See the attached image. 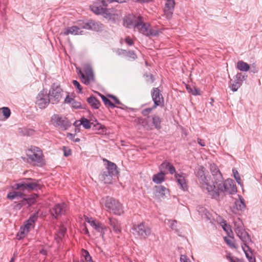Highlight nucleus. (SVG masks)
<instances>
[{"label": "nucleus", "instance_id": "f257e3e1", "mask_svg": "<svg viewBox=\"0 0 262 262\" xmlns=\"http://www.w3.org/2000/svg\"><path fill=\"white\" fill-rule=\"evenodd\" d=\"M194 174L201 187L205 189L211 197L216 198L218 196L217 193L212 189H214V185L210 184L211 177L208 171L203 166L198 165L195 168Z\"/></svg>", "mask_w": 262, "mask_h": 262}, {"label": "nucleus", "instance_id": "f03ea898", "mask_svg": "<svg viewBox=\"0 0 262 262\" xmlns=\"http://www.w3.org/2000/svg\"><path fill=\"white\" fill-rule=\"evenodd\" d=\"M234 231L237 236L242 240L244 246H242V249L244 251L246 257L249 262H256L255 258L253 255L252 249L249 247V244L252 243L250 236L248 232L244 229L243 226L237 225L234 223Z\"/></svg>", "mask_w": 262, "mask_h": 262}, {"label": "nucleus", "instance_id": "7ed1b4c3", "mask_svg": "<svg viewBox=\"0 0 262 262\" xmlns=\"http://www.w3.org/2000/svg\"><path fill=\"white\" fill-rule=\"evenodd\" d=\"M28 162L34 166L43 167L46 164V161L42 150L38 147L31 145L26 150Z\"/></svg>", "mask_w": 262, "mask_h": 262}, {"label": "nucleus", "instance_id": "20e7f679", "mask_svg": "<svg viewBox=\"0 0 262 262\" xmlns=\"http://www.w3.org/2000/svg\"><path fill=\"white\" fill-rule=\"evenodd\" d=\"M220 184L221 185V189H219L217 185L214 186V189H212L213 191L216 192L218 194V196L216 198L211 197L212 199H214L216 200H219L220 199V196H222L223 197L225 194V193L227 192L229 194H233L237 192V188L236 185L235 184V182L232 179H227L224 181L223 183L222 182H220Z\"/></svg>", "mask_w": 262, "mask_h": 262}, {"label": "nucleus", "instance_id": "39448f33", "mask_svg": "<svg viewBox=\"0 0 262 262\" xmlns=\"http://www.w3.org/2000/svg\"><path fill=\"white\" fill-rule=\"evenodd\" d=\"M13 188L15 190L30 191L41 189V185L39 184L38 180L25 178L23 181L16 183Z\"/></svg>", "mask_w": 262, "mask_h": 262}, {"label": "nucleus", "instance_id": "423d86ee", "mask_svg": "<svg viewBox=\"0 0 262 262\" xmlns=\"http://www.w3.org/2000/svg\"><path fill=\"white\" fill-rule=\"evenodd\" d=\"M147 118L143 119L140 117L137 118V122L141 124L142 126L148 130H151L153 129L152 126L158 130L161 128L162 119L157 115H154L151 116H146Z\"/></svg>", "mask_w": 262, "mask_h": 262}, {"label": "nucleus", "instance_id": "0eeeda50", "mask_svg": "<svg viewBox=\"0 0 262 262\" xmlns=\"http://www.w3.org/2000/svg\"><path fill=\"white\" fill-rule=\"evenodd\" d=\"M134 28L137 29L140 33L147 36H157L159 34V31L151 29L149 24L144 22V18L141 15L137 17Z\"/></svg>", "mask_w": 262, "mask_h": 262}, {"label": "nucleus", "instance_id": "6e6552de", "mask_svg": "<svg viewBox=\"0 0 262 262\" xmlns=\"http://www.w3.org/2000/svg\"><path fill=\"white\" fill-rule=\"evenodd\" d=\"M151 97L154 105L151 107L146 108L142 111L143 116H148L151 112L158 106H163L164 100L161 91L158 88H154L151 92Z\"/></svg>", "mask_w": 262, "mask_h": 262}, {"label": "nucleus", "instance_id": "1a4fd4ad", "mask_svg": "<svg viewBox=\"0 0 262 262\" xmlns=\"http://www.w3.org/2000/svg\"><path fill=\"white\" fill-rule=\"evenodd\" d=\"M77 74L81 82L85 85H89L95 81V76L92 68L89 66H85L82 70L77 68Z\"/></svg>", "mask_w": 262, "mask_h": 262}, {"label": "nucleus", "instance_id": "9d476101", "mask_svg": "<svg viewBox=\"0 0 262 262\" xmlns=\"http://www.w3.org/2000/svg\"><path fill=\"white\" fill-rule=\"evenodd\" d=\"M105 206L107 211L112 212L115 215H120L124 213L122 204L118 200L113 198H106Z\"/></svg>", "mask_w": 262, "mask_h": 262}, {"label": "nucleus", "instance_id": "9b49d317", "mask_svg": "<svg viewBox=\"0 0 262 262\" xmlns=\"http://www.w3.org/2000/svg\"><path fill=\"white\" fill-rule=\"evenodd\" d=\"M63 91L59 85L53 83L49 90L48 94L51 102L52 104H57L61 100L63 95Z\"/></svg>", "mask_w": 262, "mask_h": 262}, {"label": "nucleus", "instance_id": "f8f14e48", "mask_svg": "<svg viewBox=\"0 0 262 262\" xmlns=\"http://www.w3.org/2000/svg\"><path fill=\"white\" fill-rule=\"evenodd\" d=\"M51 122L55 126L59 127L64 130L71 126V123L66 117L60 116L58 114H55L51 117Z\"/></svg>", "mask_w": 262, "mask_h": 262}, {"label": "nucleus", "instance_id": "ddd939ff", "mask_svg": "<svg viewBox=\"0 0 262 262\" xmlns=\"http://www.w3.org/2000/svg\"><path fill=\"white\" fill-rule=\"evenodd\" d=\"M132 229L136 234L141 238H145L151 234V229L146 225L144 222L133 226Z\"/></svg>", "mask_w": 262, "mask_h": 262}, {"label": "nucleus", "instance_id": "4468645a", "mask_svg": "<svg viewBox=\"0 0 262 262\" xmlns=\"http://www.w3.org/2000/svg\"><path fill=\"white\" fill-rule=\"evenodd\" d=\"M51 102L47 90L41 91L36 97V104L39 108H45Z\"/></svg>", "mask_w": 262, "mask_h": 262}, {"label": "nucleus", "instance_id": "2eb2a0df", "mask_svg": "<svg viewBox=\"0 0 262 262\" xmlns=\"http://www.w3.org/2000/svg\"><path fill=\"white\" fill-rule=\"evenodd\" d=\"M85 220L98 232L100 233L102 238L104 237L105 231L107 230V227L103 223L94 220L92 217L85 216Z\"/></svg>", "mask_w": 262, "mask_h": 262}, {"label": "nucleus", "instance_id": "dca6fc26", "mask_svg": "<svg viewBox=\"0 0 262 262\" xmlns=\"http://www.w3.org/2000/svg\"><path fill=\"white\" fill-rule=\"evenodd\" d=\"M209 168L213 179V181H212V185H217L218 189H220L221 186L220 182H223V178L220 170L217 166L214 163L211 164ZM217 190H219V189Z\"/></svg>", "mask_w": 262, "mask_h": 262}, {"label": "nucleus", "instance_id": "f3484780", "mask_svg": "<svg viewBox=\"0 0 262 262\" xmlns=\"http://www.w3.org/2000/svg\"><path fill=\"white\" fill-rule=\"evenodd\" d=\"M103 17L108 20L116 21L120 20L122 17V13L120 10L112 8H106Z\"/></svg>", "mask_w": 262, "mask_h": 262}, {"label": "nucleus", "instance_id": "a211bd4d", "mask_svg": "<svg viewBox=\"0 0 262 262\" xmlns=\"http://www.w3.org/2000/svg\"><path fill=\"white\" fill-rule=\"evenodd\" d=\"M174 0H167L164 8V15L167 19L171 18L175 7Z\"/></svg>", "mask_w": 262, "mask_h": 262}, {"label": "nucleus", "instance_id": "6ab92c4d", "mask_svg": "<svg viewBox=\"0 0 262 262\" xmlns=\"http://www.w3.org/2000/svg\"><path fill=\"white\" fill-rule=\"evenodd\" d=\"M174 177L180 188L184 191H187L188 190V185L185 174L184 173L181 174L175 173Z\"/></svg>", "mask_w": 262, "mask_h": 262}, {"label": "nucleus", "instance_id": "aec40b11", "mask_svg": "<svg viewBox=\"0 0 262 262\" xmlns=\"http://www.w3.org/2000/svg\"><path fill=\"white\" fill-rule=\"evenodd\" d=\"M66 205L64 203L56 204L51 210V214L57 218L59 215H61L65 213Z\"/></svg>", "mask_w": 262, "mask_h": 262}, {"label": "nucleus", "instance_id": "412c9836", "mask_svg": "<svg viewBox=\"0 0 262 262\" xmlns=\"http://www.w3.org/2000/svg\"><path fill=\"white\" fill-rule=\"evenodd\" d=\"M103 161L107 163V165L106 166V171H105L116 176L118 173L116 164L106 159H103Z\"/></svg>", "mask_w": 262, "mask_h": 262}, {"label": "nucleus", "instance_id": "4be33fe9", "mask_svg": "<svg viewBox=\"0 0 262 262\" xmlns=\"http://www.w3.org/2000/svg\"><path fill=\"white\" fill-rule=\"evenodd\" d=\"M101 24L93 20H89L84 23L82 28L98 31L101 28Z\"/></svg>", "mask_w": 262, "mask_h": 262}, {"label": "nucleus", "instance_id": "5701e85b", "mask_svg": "<svg viewBox=\"0 0 262 262\" xmlns=\"http://www.w3.org/2000/svg\"><path fill=\"white\" fill-rule=\"evenodd\" d=\"M160 170L164 171L167 169L171 174L176 173V168L170 162L165 161L159 167Z\"/></svg>", "mask_w": 262, "mask_h": 262}, {"label": "nucleus", "instance_id": "b1692460", "mask_svg": "<svg viewBox=\"0 0 262 262\" xmlns=\"http://www.w3.org/2000/svg\"><path fill=\"white\" fill-rule=\"evenodd\" d=\"M137 17L133 14H128L123 19V24L127 28L134 27V24L136 22Z\"/></svg>", "mask_w": 262, "mask_h": 262}, {"label": "nucleus", "instance_id": "393cba45", "mask_svg": "<svg viewBox=\"0 0 262 262\" xmlns=\"http://www.w3.org/2000/svg\"><path fill=\"white\" fill-rule=\"evenodd\" d=\"M37 219V215L36 214H33L28 219V220L24 223L23 226L28 231H30L31 229H33L34 227V223Z\"/></svg>", "mask_w": 262, "mask_h": 262}, {"label": "nucleus", "instance_id": "a878e982", "mask_svg": "<svg viewBox=\"0 0 262 262\" xmlns=\"http://www.w3.org/2000/svg\"><path fill=\"white\" fill-rule=\"evenodd\" d=\"M166 173L164 171H160L152 176V181L156 184H161L165 181Z\"/></svg>", "mask_w": 262, "mask_h": 262}, {"label": "nucleus", "instance_id": "bb28decb", "mask_svg": "<svg viewBox=\"0 0 262 262\" xmlns=\"http://www.w3.org/2000/svg\"><path fill=\"white\" fill-rule=\"evenodd\" d=\"M109 221L110 224L113 227L114 231L116 233H120L121 228L118 220L113 217H110Z\"/></svg>", "mask_w": 262, "mask_h": 262}, {"label": "nucleus", "instance_id": "cd10ccee", "mask_svg": "<svg viewBox=\"0 0 262 262\" xmlns=\"http://www.w3.org/2000/svg\"><path fill=\"white\" fill-rule=\"evenodd\" d=\"M81 32L82 31H80V28L79 27L76 26H73L71 27L67 28L63 32V34L65 35H68L69 34L76 35L81 34Z\"/></svg>", "mask_w": 262, "mask_h": 262}, {"label": "nucleus", "instance_id": "c85d7f7f", "mask_svg": "<svg viewBox=\"0 0 262 262\" xmlns=\"http://www.w3.org/2000/svg\"><path fill=\"white\" fill-rule=\"evenodd\" d=\"M67 229L63 226H60L59 229L55 235V239L57 243H59L64 237Z\"/></svg>", "mask_w": 262, "mask_h": 262}, {"label": "nucleus", "instance_id": "c756f323", "mask_svg": "<svg viewBox=\"0 0 262 262\" xmlns=\"http://www.w3.org/2000/svg\"><path fill=\"white\" fill-rule=\"evenodd\" d=\"M246 208V205L244 203V200L240 198L238 200H236L234 202V204L233 206L232 211L235 213L234 210L236 209L237 210H242Z\"/></svg>", "mask_w": 262, "mask_h": 262}, {"label": "nucleus", "instance_id": "7c9ffc66", "mask_svg": "<svg viewBox=\"0 0 262 262\" xmlns=\"http://www.w3.org/2000/svg\"><path fill=\"white\" fill-rule=\"evenodd\" d=\"M88 102L90 104L91 107L94 109H98L100 107L101 104L100 102L94 96H91L87 99Z\"/></svg>", "mask_w": 262, "mask_h": 262}, {"label": "nucleus", "instance_id": "2f4dec72", "mask_svg": "<svg viewBox=\"0 0 262 262\" xmlns=\"http://www.w3.org/2000/svg\"><path fill=\"white\" fill-rule=\"evenodd\" d=\"M114 177L115 176L106 171H104L101 174V179L105 184H111L112 183Z\"/></svg>", "mask_w": 262, "mask_h": 262}, {"label": "nucleus", "instance_id": "473e14b6", "mask_svg": "<svg viewBox=\"0 0 262 262\" xmlns=\"http://www.w3.org/2000/svg\"><path fill=\"white\" fill-rule=\"evenodd\" d=\"M91 10L96 14H101L103 16L105 12L106 8H103L101 6H97V5H93L91 6Z\"/></svg>", "mask_w": 262, "mask_h": 262}, {"label": "nucleus", "instance_id": "72a5a7b5", "mask_svg": "<svg viewBox=\"0 0 262 262\" xmlns=\"http://www.w3.org/2000/svg\"><path fill=\"white\" fill-rule=\"evenodd\" d=\"M26 196V194L20 191H12L8 193L7 198L9 200H14L16 197L19 196L21 198H24Z\"/></svg>", "mask_w": 262, "mask_h": 262}, {"label": "nucleus", "instance_id": "f704fd0d", "mask_svg": "<svg viewBox=\"0 0 262 262\" xmlns=\"http://www.w3.org/2000/svg\"><path fill=\"white\" fill-rule=\"evenodd\" d=\"M237 69L241 71L247 72L250 69L249 65L242 60L238 61L236 64Z\"/></svg>", "mask_w": 262, "mask_h": 262}, {"label": "nucleus", "instance_id": "c9c22d12", "mask_svg": "<svg viewBox=\"0 0 262 262\" xmlns=\"http://www.w3.org/2000/svg\"><path fill=\"white\" fill-rule=\"evenodd\" d=\"M221 226L224 230L227 233L229 237H232L233 236V232L231 229V226L226 223V221L221 223Z\"/></svg>", "mask_w": 262, "mask_h": 262}, {"label": "nucleus", "instance_id": "e433bc0d", "mask_svg": "<svg viewBox=\"0 0 262 262\" xmlns=\"http://www.w3.org/2000/svg\"><path fill=\"white\" fill-rule=\"evenodd\" d=\"M29 231L28 229H26V228H25L24 226H21L20 227L19 230L17 234V238L18 240H20L24 238L29 233Z\"/></svg>", "mask_w": 262, "mask_h": 262}, {"label": "nucleus", "instance_id": "4c0bfd02", "mask_svg": "<svg viewBox=\"0 0 262 262\" xmlns=\"http://www.w3.org/2000/svg\"><path fill=\"white\" fill-rule=\"evenodd\" d=\"M224 241L230 248L237 249V246L235 245L234 237L232 236V237H224Z\"/></svg>", "mask_w": 262, "mask_h": 262}, {"label": "nucleus", "instance_id": "58836bf2", "mask_svg": "<svg viewBox=\"0 0 262 262\" xmlns=\"http://www.w3.org/2000/svg\"><path fill=\"white\" fill-rule=\"evenodd\" d=\"M38 197V194L36 193H33L29 195L27 198L28 201V207H30L31 205L34 204L36 202V199Z\"/></svg>", "mask_w": 262, "mask_h": 262}, {"label": "nucleus", "instance_id": "ea45409f", "mask_svg": "<svg viewBox=\"0 0 262 262\" xmlns=\"http://www.w3.org/2000/svg\"><path fill=\"white\" fill-rule=\"evenodd\" d=\"M99 95L105 105L109 106L113 108L115 107V104L113 102H112L108 99H107L105 96L100 93L99 94Z\"/></svg>", "mask_w": 262, "mask_h": 262}, {"label": "nucleus", "instance_id": "a19ab883", "mask_svg": "<svg viewBox=\"0 0 262 262\" xmlns=\"http://www.w3.org/2000/svg\"><path fill=\"white\" fill-rule=\"evenodd\" d=\"M81 254L82 256L84 258L85 262H94L92 260V257L87 250L82 249L81 250Z\"/></svg>", "mask_w": 262, "mask_h": 262}, {"label": "nucleus", "instance_id": "79ce46f5", "mask_svg": "<svg viewBox=\"0 0 262 262\" xmlns=\"http://www.w3.org/2000/svg\"><path fill=\"white\" fill-rule=\"evenodd\" d=\"M78 125H82L85 129H89L91 127V123L88 119L82 118Z\"/></svg>", "mask_w": 262, "mask_h": 262}, {"label": "nucleus", "instance_id": "37998d69", "mask_svg": "<svg viewBox=\"0 0 262 262\" xmlns=\"http://www.w3.org/2000/svg\"><path fill=\"white\" fill-rule=\"evenodd\" d=\"M155 188H156V191L161 196L163 197L165 195V191L168 190L164 186H156Z\"/></svg>", "mask_w": 262, "mask_h": 262}, {"label": "nucleus", "instance_id": "c03bdc74", "mask_svg": "<svg viewBox=\"0 0 262 262\" xmlns=\"http://www.w3.org/2000/svg\"><path fill=\"white\" fill-rule=\"evenodd\" d=\"M242 83L237 80L236 81H234L232 83H231L230 85V88L233 92H236L238 88L241 86Z\"/></svg>", "mask_w": 262, "mask_h": 262}, {"label": "nucleus", "instance_id": "a18cd8bd", "mask_svg": "<svg viewBox=\"0 0 262 262\" xmlns=\"http://www.w3.org/2000/svg\"><path fill=\"white\" fill-rule=\"evenodd\" d=\"M2 111V113L3 116L5 118H8L9 117L11 114L10 110L7 107H3L1 109Z\"/></svg>", "mask_w": 262, "mask_h": 262}, {"label": "nucleus", "instance_id": "49530a36", "mask_svg": "<svg viewBox=\"0 0 262 262\" xmlns=\"http://www.w3.org/2000/svg\"><path fill=\"white\" fill-rule=\"evenodd\" d=\"M124 41L129 46H133L134 44V40L129 36L125 37Z\"/></svg>", "mask_w": 262, "mask_h": 262}, {"label": "nucleus", "instance_id": "de8ad7c7", "mask_svg": "<svg viewBox=\"0 0 262 262\" xmlns=\"http://www.w3.org/2000/svg\"><path fill=\"white\" fill-rule=\"evenodd\" d=\"M72 83L73 85L75 86V87L78 90V93H80L82 92V88L79 82L77 81V80H74L72 81Z\"/></svg>", "mask_w": 262, "mask_h": 262}, {"label": "nucleus", "instance_id": "09e8293b", "mask_svg": "<svg viewBox=\"0 0 262 262\" xmlns=\"http://www.w3.org/2000/svg\"><path fill=\"white\" fill-rule=\"evenodd\" d=\"M62 149L63 151V155L65 157H68L71 155L72 150L70 148L63 146Z\"/></svg>", "mask_w": 262, "mask_h": 262}, {"label": "nucleus", "instance_id": "8fccbe9b", "mask_svg": "<svg viewBox=\"0 0 262 262\" xmlns=\"http://www.w3.org/2000/svg\"><path fill=\"white\" fill-rule=\"evenodd\" d=\"M233 173L234 174V178L236 180V182L238 184H240L241 182V179L238 171L236 170H233Z\"/></svg>", "mask_w": 262, "mask_h": 262}, {"label": "nucleus", "instance_id": "3c124183", "mask_svg": "<svg viewBox=\"0 0 262 262\" xmlns=\"http://www.w3.org/2000/svg\"><path fill=\"white\" fill-rule=\"evenodd\" d=\"M145 76L147 78L146 79L147 82L150 83H153L154 82L155 78L151 74H146Z\"/></svg>", "mask_w": 262, "mask_h": 262}, {"label": "nucleus", "instance_id": "603ef678", "mask_svg": "<svg viewBox=\"0 0 262 262\" xmlns=\"http://www.w3.org/2000/svg\"><path fill=\"white\" fill-rule=\"evenodd\" d=\"M108 96L114 100L115 103L117 105H122V103L120 101L117 97L115 96L109 95Z\"/></svg>", "mask_w": 262, "mask_h": 262}, {"label": "nucleus", "instance_id": "864d4df0", "mask_svg": "<svg viewBox=\"0 0 262 262\" xmlns=\"http://www.w3.org/2000/svg\"><path fill=\"white\" fill-rule=\"evenodd\" d=\"M67 136L69 137V138L71 140H73L75 142H79L80 141V139L75 138V135L72 134L68 133Z\"/></svg>", "mask_w": 262, "mask_h": 262}, {"label": "nucleus", "instance_id": "5fc2aeb1", "mask_svg": "<svg viewBox=\"0 0 262 262\" xmlns=\"http://www.w3.org/2000/svg\"><path fill=\"white\" fill-rule=\"evenodd\" d=\"M72 106L75 108H79L81 107V103L79 102L76 101L75 100L71 103Z\"/></svg>", "mask_w": 262, "mask_h": 262}, {"label": "nucleus", "instance_id": "6e6d98bb", "mask_svg": "<svg viewBox=\"0 0 262 262\" xmlns=\"http://www.w3.org/2000/svg\"><path fill=\"white\" fill-rule=\"evenodd\" d=\"M127 56H128L129 57H130V58L134 59H135L137 57L136 54L133 51H129L127 52Z\"/></svg>", "mask_w": 262, "mask_h": 262}, {"label": "nucleus", "instance_id": "4d7b16f0", "mask_svg": "<svg viewBox=\"0 0 262 262\" xmlns=\"http://www.w3.org/2000/svg\"><path fill=\"white\" fill-rule=\"evenodd\" d=\"M74 99L70 97L69 95H67L64 99V103H72L74 101Z\"/></svg>", "mask_w": 262, "mask_h": 262}, {"label": "nucleus", "instance_id": "13d9d810", "mask_svg": "<svg viewBox=\"0 0 262 262\" xmlns=\"http://www.w3.org/2000/svg\"><path fill=\"white\" fill-rule=\"evenodd\" d=\"M83 228L82 229V232L85 234H87L88 235H90V233H89V230L86 227V224L85 223H84L83 224Z\"/></svg>", "mask_w": 262, "mask_h": 262}, {"label": "nucleus", "instance_id": "bf43d9fd", "mask_svg": "<svg viewBox=\"0 0 262 262\" xmlns=\"http://www.w3.org/2000/svg\"><path fill=\"white\" fill-rule=\"evenodd\" d=\"M181 262H188L189 259L186 255H182L180 257Z\"/></svg>", "mask_w": 262, "mask_h": 262}, {"label": "nucleus", "instance_id": "052dcab7", "mask_svg": "<svg viewBox=\"0 0 262 262\" xmlns=\"http://www.w3.org/2000/svg\"><path fill=\"white\" fill-rule=\"evenodd\" d=\"M226 258L228 259L230 261V262H233V261H236V259H234L233 257L232 256H231L230 253L227 254L226 255Z\"/></svg>", "mask_w": 262, "mask_h": 262}, {"label": "nucleus", "instance_id": "680f3d73", "mask_svg": "<svg viewBox=\"0 0 262 262\" xmlns=\"http://www.w3.org/2000/svg\"><path fill=\"white\" fill-rule=\"evenodd\" d=\"M20 203H21V205L25 206L27 204L28 205V201L26 198H23V200H21L20 202Z\"/></svg>", "mask_w": 262, "mask_h": 262}, {"label": "nucleus", "instance_id": "e2e57ef3", "mask_svg": "<svg viewBox=\"0 0 262 262\" xmlns=\"http://www.w3.org/2000/svg\"><path fill=\"white\" fill-rule=\"evenodd\" d=\"M191 92L194 95H200V91L195 88H194V90H192Z\"/></svg>", "mask_w": 262, "mask_h": 262}, {"label": "nucleus", "instance_id": "0e129e2a", "mask_svg": "<svg viewBox=\"0 0 262 262\" xmlns=\"http://www.w3.org/2000/svg\"><path fill=\"white\" fill-rule=\"evenodd\" d=\"M198 143L199 144H200L201 146H205V143L203 140L198 138Z\"/></svg>", "mask_w": 262, "mask_h": 262}, {"label": "nucleus", "instance_id": "69168bd1", "mask_svg": "<svg viewBox=\"0 0 262 262\" xmlns=\"http://www.w3.org/2000/svg\"><path fill=\"white\" fill-rule=\"evenodd\" d=\"M109 2L110 3H112V2H118V3H125L127 2L126 0H108Z\"/></svg>", "mask_w": 262, "mask_h": 262}, {"label": "nucleus", "instance_id": "338daca9", "mask_svg": "<svg viewBox=\"0 0 262 262\" xmlns=\"http://www.w3.org/2000/svg\"><path fill=\"white\" fill-rule=\"evenodd\" d=\"M39 253L43 255H47V251L46 250L42 249L39 251Z\"/></svg>", "mask_w": 262, "mask_h": 262}, {"label": "nucleus", "instance_id": "774afa93", "mask_svg": "<svg viewBox=\"0 0 262 262\" xmlns=\"http://www.w3.org/2000/svg\"><path fill=\"white\" fill-rule=\"evenodd\" d=\"M23 206L21 205V203H20V202L18 204H17L15 206V207L16 208H17L18 209H21V208L23 207Z\"/></svg>", "mask_w": 262, "mask_h": 262}]
</instances>
